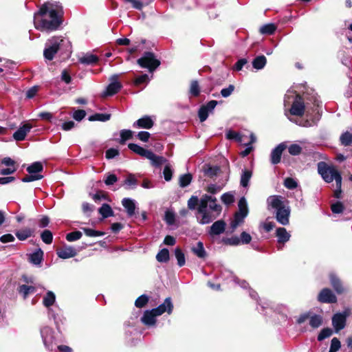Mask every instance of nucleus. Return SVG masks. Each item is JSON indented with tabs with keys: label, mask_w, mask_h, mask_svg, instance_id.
<instances>
[{
	"label": "nucleus",
	"mask_w": 352,
	"mask_h": 352,
	"mask_svg": "<svg viewBox=\"0 0 352 352\" xmlns=\"http://www.w3.org/2000/svg\"><path fill=\"white\" fill-rule=\"evenodd\" d=\"M63 6L59 2L47 1L34 13V26L42 32L56 31L63 23Z\"/></svg>",
	"instance_id": "f257e3e1"
},
{
	"label": "nucleus",
	"mask_w": 352,
	"mask_h": 352,
	"mask_svg": "<svg viewBox=\"0 0 352 352\" xmlns=\"http://www.w3.org/2000/svg\"><path fill=\"white\" fill-rule=\"evenodd\" d=\"M292 104L289 111L287 110L285 111V115L287 117V118L292 121L294 122L290 117L289 115L296 116H302L305 113L307 117H312V114L314 113L316 114L315 119L318 120L320 119V101L317 99L314 100V107L311 108V110L309 109V107L304 104V101L302 97L299 95L295 94L294 92L289 91L285 96L284 104L285 106L289 104L290 103V100L293 99Z\"/></svg>",
	"instance_id": "f03ea898"
},
{
	"label": "nucleus",
	"mask_w": 352,
	"mask_h": 352,
	"mask_svg": "<svg viewBox=\"0 0 352 352\" xmlns=\"http://www.w3.org/2000/svg\"><path fill=\"white\" fill-rule=\"evenodd\" d=\"M221 206L217 204V199L204 195L197 208V221L200 224H208L217 219L221 212Z\"/></svg>",
	"instance_id": "7ed1b4c3"
},
{
	"label": "nucleus",
	"mask_w": 352,
	"mask_h": 352,
	"mask_svg": "<svg viewBox=\"0 0 352 352\" xmlns=\"http://www.w3.org/2000/svg\"><path fill=\"white\" fill-rule=\"evenodd\" d=\"M267 205L269 210H276V221L283 226L289 223L290 208L285 203V199L280 195H271L267 199Z\"/></svg>",
	"instance_id": "20e7f679"
},
{
	"label": "nucleus",
	"mask_w": 352,
	"mask_h": 352,
	"mask_svg": "<svg viewBox=\"0 0 352 352\" xmlns=\"http://www.w3.org/2000/svg\"><path fill=\"white\" fill-rule=\"evenodd\" d=\"M71 43L69 41L62 36H52L45 45L43 56L45 59L52 60L58 51L70 52Z\"/></svg>",
	"instance_id": "39448f33"
},
{
	"label": "nucleus",
	"mask_w": 352,
	"mask_h": 352,
	"mask_svg": "<svg viewBox=\"0 0 352 352\" xmlns=\"http://www.w3.org/2000/svg\"><path fill=\"white\" fill-rule=\"evenodd\" d=\"M318 172L324 182L330 183L335 180L337 186H342V177L338 170L333 166H329L324 162L318 163Z\"/></svg>",
	"instance_id": "423d86ee"
},
{
	"label": "nucleus",
	"mask_w": 352,
	"mask_h": 352,
	"mask_svg": "<svg viewBox=\"0 0 352 352\" xmlns=\"http://www.w3.org/2000/svg\"><path fill=\"white\" fill-rule=\"evenodd\" d=\"M137 63L142 68H146L150 72L155 71L160 65V61L156 58L153 52H144L143 56L138 58Z\"/></svg>",
	"instance_id": "0eeeda50"
},
{
	"label": "nucleus",
	"mask_w": 352,
	"mask_h": 352,
	"mask_svg": "<svg viewBox=\"0 0 352 352\" xmlns=\"http://www.w3.org/2000/svg\"><path fill=\"white\" fill-rule=\"evenodd\" d=\"M239 211L234 214L233 221L231 222V228L234 230L241 223L243 222L244 219L247 217L248 213V208L247 201L245 197H241L238 203Z\"/></svg>",
	"instance_id": "6e6552de"
},
{
	"label": "nucleus",
	"mask_w": 352,
	"mask_h": 352,
	"mask_svg": "<svg viewBox=\"0 0 352 352\" xmlns=\"http://www.w3.org/2000/svg\"><path fill=\"white\" fill-rule=\"evenodd\" d=\"M351 314V309L346 308L342 312L335 314L332 318V326L336 333H338L346 327V319Z\"/></svg>",
	"instance_id": "1a4fd4ad"
},
{
	"label": "nucleus",
	"mask_w": 352,
	"mask_h": 352,
	"mask_svg": "<svg viewBox=\"0 0 352 352\" xmlns=\"http://www.w3.org/2000/svg\"><path fill=\"white\" fill-rule=\"evenodd\" d=\"M40 332L45 347L49 351H52L54 346L53 329L48 326H45L41 328Z\"/></svg>",
	"instance_id": "9d476101"
},
{
	"label": "nucleus",
	"mask_w": 352,
	"mask_h": 352,
	"mask_svg": "<svg viewBox=\"0 0 352 352\" xmlns=\"http://www.w3.org/2000/svg\"><path fill=\"white\" fill-rule=\"evenodd\" d=\"M119 75L114 74L111 76V82L102 94V97L111 96L117 94L122 88L121 83L118 81Z\"/></svg>",
	"instance_id": "9b49d317"
},
{
	"label": "nucleus",
	"mask_w": 352,
	"mask_h": 352,
	"mask_svg": "<svg viewBox=\"0 0 352 352\" xmlns=\"http://www.w3.org/2000/svg\"><path fill=\"white\" fill-rule=\"evenodd\" d=\"M217 104L218 102L217 100H210L206 103V104L202 105L200 107L198 111V116L200 122H203L206 120L209 113H212Z\"/></svg>",
	"instance_id": "f8f14e48"
},
{
	"label": "nucleus",
	"mask_w": 352,
	"mask_h": 352,
	"mask_svg": "<svg viewBox=\"0 0 352 352\" xmlns=\"http://www.w3.org/2000/svg\"><path fill=\"white\" fill-rule=\"evenodd\" d=\"M318 300L322 303H334L337 298L330 289L324 288L319 293Z\"/></svg>",
	"instance_id": "ddd939ff"
},
{
	"label": "nucleus",
	"mask_w": 352,
	"mask_h": 352,
	"mask_svg": "<svg viewBox=\"0 0 352 352\" xmlns=\"http://www.w3.org/2000/svg\"><path fill=\"white\" fill-rule=\"evenodd\" d=\"M173 305L170 297L166 298L164 302L158 307L152 309L153 311L157 315V316L162 315L164 313L167 312L170 314L173 311Z\"/></svg>",
	"instance_id": "4468645a"
},
{
	"label": "nucleus",
	"mask_w": 352,
	"mask_h": 352,
	"mask_svg": "<svg viewBox=\"0 0 352 352\" xmlns=\"http://www.w3.org/2000/svg\"><path fill=\"white\" fill-rule=\"evenodd\" d=\"M58 256L63 259H67L74 257L77 254V251L72 246L65 245L63 248L56 251Z\"/></svg>",
	"instance_id": "2eb2a0df"
},
{
	"label": "nucleus",
	"mask_w": 352,
	"mask_h": 352,
	"mask_svg": "<svg viewBox=\"0 0 352 352\" xmlns=\"http://www.w3.org/2000/svg\"><path fill=\"white\" fill-rule=\"evenodd\" d=\"M285 148V144L280 143L272 151L270 155L272 164H277L280 162L282 153Z\"/></svg>",
	"instance_id": "dca6fc26"
},
{
	"label": "nucleus",
	"mask_w": 352,
	"mask_h": 352,
	"mask_svg": "<svg viewBox=\"0 0 352 352\" xmlns=\"http://www.w3.org/2000/svg\"><path fill=\"white\" fill-rule=\"evenodd\" d=\"M226 224L223 220H218L210 227L208 233L211 236L219 235L225 232Z\"/></svg>",
	"instance_id": "f3484780"
},
{
	"label": "nucleus",
	"mask_w": 352,
	"mask_h": 352,
	"mask_svg": "<svg viewBox=\"0 0 352 352\" xmlns=\"http://www.w3.org/2000/svg\"><path fill=\"white\" fill-rule=\"evenodd\" d=\"M153 124L154 122L151 118L148 116H145L135 122L133 126L135 128L150 129L153 127Z\"/></svg>",
	"instance_id": "a211bd4d"
},
{
	"label": "nucleus",
	"mask_w": 352,
	"mask_h": 352,
	"mask_svg": "<svg viewBox=\"0 0 352 352\" xmlns=\"http://www.w3.org/2000/svg\"><path fill=\"white\" fill-rule=\"evenodd\" d=\"M30 124L26 123L20 126L13 134V138L16 141H22L25 139L27 133L32 129Z\"/></svg>",
	"instance_id": "6ab92c4d"
},
{
	"label": "nucleus",
	"mask_w": 352,
	"mask_h": 352,
	"mask_svg": "<svg viewBox=\"0 0 352 352\" xmlns=\"http://www.w3.org/2000/svg\"><path fill=\"white\" fill-rule=\"evenodd\" d=\"M157 314L151 310H146L144 311L141 320L146 326H154L156 322Z\"/></svg>",
	"instance_id": "aec40b11"
},
{
	"label": "nucleus",
	"mask_w": 352,
	"mask_h": 352,
	"mask_svg": "<svg viewBox=\"0 0 352 352\" xmlns=\"http://www.w3.org/2000/svg\"><path fill=\"white\" fill-rule=\"evenodd\" d=\"M203 172L204 173V175L211 179H214V177L219 175V174L221 172V169L219 166H217L205 164L203 166Z\"/></svg>",
	"instance_id": "412c9836"
},
{
	"label": "nucleus",
	"mask_w": 352,
	"mask_h": 352,
	"mask_svg": "<svg viewBox=\"0 0 352 352\" xmlns=\"http://www.w3.org/2000/svg\"><path fill=\"white\" fill-rule=\"evenodd\" d=\"M123 207L126 209L128 216L132 217L135 214V201L131 198H124L122 201Z\"/></svg>",
	"instance_id": "4be33fe9"
},
{
	"label": "nucleus",
	"mask_w": 352,
	"mask_h": 352,
	"mask_svg": "<svg viewBox=\"0 0 352 352\" xmlns=\"http://www.w3.org/2000/svg\"><path fill=\"white\" fill-rule=\"evenodd\" d=\"M276 236L278 239V243L283 244L289 241L291 237L290 234L285 228H278L276 230Z\"/></svg>",
	"instance_id": "5701e85b"
},
{
	"label": "nucleus",
	"mask_w": 352,
	"mask_h": 352,
	"mask_svg": "<svg viewBox=\"0 0 352 352\" xmlns=\"http://www.w3.org/2000/svg\"><path fill=\"white\" fill-rule=\"evenodd\" d=\"M43 259V252L38 248L29 256V260L31 263L35 265H39Z\"/></svg>",
	"instance_id": "b1692460"
},
{
	"label": "nucleus",
	"mask_w": 352,
	"mask_h": 352,
	"mask_svg": "<svg viewBox=\"0 0 352 352\" xmlns=\"http://www.w3.org/2000/svg\"><path fill=\"white\" fill-rule=\"evenodd\" d=\"M128 147L134 153L140 155V156L144 157L145 158H147L148 155H151V151L144 148L136 144L130 143L129 144Z\"/></svg>",
	"instance_id": "393cba45"
},
{
	"label": "nucleus",
	"mask_w": 352,
	"mask_h": 352,
	"mask_svg": "<svg viewBox=\"0 0 352 352\" xmlns=\"http://www.w3.org/2000/svg\"><path fill=\"white\" fill-rule=\"evenodd\" d=\"M330 281L332 287L338 294H342L344 291V288L342 286L340 279L334 274H330Z\"/></svg>",
	"instance_id": "a878e982"
},
{
	"label": "nucleus",
	"mask_w": 352,
	"mask_h": 352,
	"mask_svg": "<svg viewBox=\"0 0 352 352\" xmlns=\"http://www.w3.org/2000/svg\"><path fill=\"white\" fill-rule=\"evenodd\" d=\"M148 159L151 164L155 167H160L163 164H165L167 162V160L162 156L156 155L152 151H151V155H148V157L146 158Z\"/></svg>",
	"instance_id": "bb28decb"
},
{
	"label": "nucleus",
	"mask_w": 352,
	"mask_h": 352,
	"mask_svg": "<svg viewBox=\"0 0 352 352\" xmlns=\"http://www.w3.org/2000/svg\"><path fill=\"white\" fill-rule=\"evenodd\" d=\"M98 61V56L92 54H85L79 58V62L85 65L94 64Z\"/></svg>",
	"instance_id": "cd10ccee"
},
{
	"label": "nucleus",
	"mask_w": 352,
	"mask_h": 352,
	"mask_svg": "<svg viewBox=\"0 0 352 352\" xmlns=\"http://www.w3.org/2000/svg\"><path fill=\"white\" fill-rule=\"evenodd\" d=\"M191 250L193 254L200 258H204L206 256V252L203 243L201 241H199Z\"/></svg>",
	"instance_id": "c85d7f7f"
},
{
	"label": "nucleus",
	"mask_w": 352,
	"mask_h": 352,
	"mask_svg": "<svg viewBox=\"0 0 352 352\" xmlns=\"http://www.w3.org/2000/svg\"><path fill=\"white\" fill-rule=\"evenodd\" d=\"M252 176V172L250 170L245 169L242 170L241 175L240 184L244 188L249 186V182Z\"/></svg>",
	"instance_id": "c756f323"
},
{
	"label": "nucleus",
	"mask_w": 352,
	"mask_h": 352,
	"mask_svg": "<svg viewBox=\"0 0 352 352\" xmlns=\"http://www.w3.org/2000/svg\"><path fill=\"white\" fill-rule=\"evenodd\" d=\"M267 63V59L264 55L256 56L252 60V67L257 70L262 69Z\"/></svg>",
	"instance_id": "7c9ffc66"
},
{
	"label": "nucleus",
	"mask_w": 352,
	"mask_h": 352,
	"mask_svg": "<svg viewBox=\"0 0 352 352\" xmlns=\"http://www.w3.org/2000/svg\"><path fill=\"white\" fill-rule=\"evenodd\" d=\"M33 230H32L30 228H23L19 230H17L15 232L16 236L18 238L20 241H24L29 237H30L32 235Z\"/></svg>",
	"instance_id": "2f4dec72"
},
{
	"label": "nucleus",
	"mask_w": 352,
	"mask_h": 352,
	"mask_svg": "<svg viewBox=\"0 0 352 352\" xmlns=\"http://www.w3.org/2000/svg\"><path fill=\"white\" fill-rule=\"evenodd\" d=\"M56 300V296L54 292L48 291L43 299V304L45 307L50 308Z\"/></svg>",
	"instance_id": "473e14b6"
},
{
	"label": "nucleus",
	"mask_w": 352,
	"mask_h": 352,
	"mask_svg": "<svg viewBox=\"0 0 352 352\" xmlns=\"http://www.w3.org/2000/svg\"><path fill=\"white\" fill-rule=\"evenodd\" d=\"M111 118L110 113H95L89 117L88 120L91 122L94 121H100V122H107Z\"/></svg>",
	"instance_id": "72a5a7b5"
},
{
	"label": "nucleus",
	"mask_w": 352,
	"mask_h": 352,
	"mask_svg": "<svg viewBox=\"0 0 352 352\" xmlns=\"http://www.w3.org/2000/svg\"><path fill=\"white\" fill-rule=\"evenodd\" d=\"M43 170V166L41 162H36L32 163L27 168V171L29 174H38Z\"/></svg>",
	"instance_id": "f704fd0d"
},
{
	"label": "nucleus",
	"mask_w": 352,
	"mask_h": 352,
	"mask_svg": "<svg viewBox=\"0 0 352 352\" xmlns=\"http://www.w3.org/2000/svg\"><path fill=\"white\" fill-rule=\"evenodd\" d=\"M100 214L103 218H107L113 215L111 206L107 204H103L99 209Z\"/></svg>",
	"instance_id": "c9c22d12"
},
{
	"label": "nucleus",
	"mask_w": 352,
	"mask_h": 352,
	"mask_svg": "<svg viewBox=\"0 0 352 352\" xmlns=\"http://www.w3.org/2000/svg\"><path fill=\"white\" fill-rule=\"evenodd\" d=\"M322 323V318L320 315L313 314L309 317V324L312 328H318Z\"/></svg>",
	"instance_id": "e433bc0d"
},
{
	"label": "nucleus",
	"mask_w": 352,
	"mask_h": 352,
	"mask_svg": "<svg viewBox=\"0 0 352 352\" xmlns=\"http://www.w3.org/2000/svg\"><path fill=\"white\" fill-rule=\"evenodd\" d=\"M156 259L160 263H166L169 260V251L166 248L161 250L156 255Z\"/></svg>",
	"instance_id": "4c0bfd02"
},
{
	"label": "nucleus",
	"mask_w": 352,
	"mask_h": 352,
	"mask_svg": "<svg viewBox=\"0 0 352 352\" xmlns=\"http://www.w3.org/2000/svg\"><path fill=\"white\" fill-rule=\"evenodd\" d=\"M340 141L343 146H349L352 143V133L346 131L343 133L340 137Z\"/></svg>",
	"instance_id": "58836bf2"
},
{
	"label": "nucleus",
	"mask_w": 352,
	"mask_h": 352,
	"mask_svg": "<svg viewBox=\"0 0 352 352\" xmlns=\"http://www.w3.org/2000/svg\"><path fill=\"white\" fill-rule=\"evenodd\" d=\"M175 255L176 257V259L177 261V265L179 267H182L186 263V258L185 255L182 251V250L179 248H175Z\"/></svg>",
	"instance_id": "ea45409f"
},
{
	"label": "nucleus",
	"mask_w": 352,
	"mask_h": 352,
	"mask_svg": "<svg viewBox=\"0 0 352 352\" xmlns=\"http://www.w3.org/2000/svg\"><path fill=\"white\" fill-rule=\"evenodd\" d=\"M276 27L274 23H267L261 27L260 32L263 34H272L276 31Z\"/></svg>",
	"instance_id": "a19ab883"
},
{
	"label": "nucleus",
	"mask_w": 352,
	"mask_h": 352,
	"mask_svg": "<svg viewBox=\"0 0 352 352\" xmlns=\"http://www.w3.org/2000/svg\"><path fill=\"white\" fill-rule=\"evenodd\" d=\"M36 292V287L30 285H23L19 287V292L22 294L24 298L30 294H33Z\"/></svg>",
	"instance_id": "79ce46f5"
},
{
	"label": "nucleus",
	"mask_w": 352,
	"mask_h": 352,
	"mask_svg": "<svg viewBox=\"0 0 352 352\" xmlns=\"http://www.w3.org/2000/svg\"><path fill=\"white\" fill-rule=\"evenodd\" d=\"M42 241L46 244H51L53 241L52 232L49 230H45L41 234Z\"/></svg>",
	"instance_id": "37998d69"
},
{
	"label": "nucleus",
	"mask_w": 352,
	"mask_h": 352,
	"mask_svg": "<svg viewBox=\"0 0 352 352\" xmlns=\"http://www.w3.org/2000/svg\"><path fill=\"white\" fill-rule=\"evenodd\" d=\"M124 184L126 189L133 188L137 185V179L133 175L130 174L125 179Z\"/></svg>",
	"instance_id": "c03bdc74"
},
{
	"label": "nucleus",
	"mask_w": 352,
	"mask_h": 352,
	"mask_svg": "<svg viewBox=\"0 0 352 352\" xmlns=\"http://www.w3.org/2000/svg\"><path fill=\"white\" fill-rule=\"evenodd\" d=\"M192 181V176L190 174H184L179 177V186L182 188L188 186Z\"/></svg>",
	"instance_id": "a18cd8bd"
},
{
	"label": "nucleus",
	"mask_w": 352,
	"mask_h": 352,
	"mask_svg": "<svg viewBox=\"0 0 352 352\" xmlns=\"http://www.w3.org/2000/svg\"><path fill=\"white\" fill-rule=\"evenodd\" d=\"M333 334V330L331 328L327 327L322 329L318 336V340L322 341L327 338H329Z\"/></svg>",
	"instance_id": "49530a36"
},
{
	"label": "nucleus",
	"mask_w": 352,
	"mask_h": 352,
	"mask_svg": "<svg viewBox=\"0 0 352 352\" xmlns=\"http://www.w3.org/2000/svg\"><path fill=\"white\" fill-rule=\"evenodd\" d=\"M120 141L121 144H124L126 140L131 139L133 136V131L129 129H123L120 131Z\"/></svg>",
	"instance_id": "de8ad7c7"
},
{
	"label": "nucleus",
	"mask_w": 352,
	"mask_h": 352,
	"mask_svg": "<svg viewBox=\"0 0 352 352\" xmlns=\"http://www.w3.org/2000/svg\"><path fill=\"white\" fill-rule=\"evenodd\" d=\"M226 138L229 140H234L238 142H241L243 141L240 133L232 130L227 131Z\"/></svg>",
	"instance_id": "09e8293b"
},
{
	"label": "nucleus",
	"mask_w": 352,
	"mask_h": 352,
	"mask_svg": "<svg viewBox=\"0 0 352 352\" xmlns=\"http://www.w3.org/2000/svg\"><path fill=\"white\" fill-rule=\"evenodd\" d=\"M221 199L226 205H230L234 201V197L232 192L223 193L221 197Z\"/></svg>",
	"instance_id": "8fccbe9b"
},
{
	"label": "nucleus",
	"mask_w": 352,
	"mask_h": 352,
	"mask_svg": "<svg viewBox=\"0 0 352 352\" xmlns=\"http://www.w3.org/2000/svg\"><path fill=\"white\" fill-rule=\"evenodd\" d=\"M82 230L87 236L90 237L101 236L104 235V232L98 230H94L91 228H83Z\"/></svg>",
	"instance_id": "3c124183"
},
{
	"label": "nucleus",
	"mask_w": 352,
	"mask_h": 352,
	"mask_svg": "<svg viewBox=\"0 0 352 352\" xmlns=\"http://www.w3.org/2000/svg\"><path fill=\"white\" fill-rule=\"evenodd\" d=\"M200 93L199 83L197 80L192 81L190 87V94L192 96H198Z\"/></svg>",
	"instance_id": "603ef678"
},
{
	"label": "nucleus",
	"mask_w": 352,
	"mask_h": 352,
	"mask_svg": "<svg viewBox=\"0 0 352 352\" xmlns=\"http://www.w3.org/2000/svg\"><path fill=\"white\" fill-rule=\"evenodd\" d=\"M341 347V343L338 338H333L331 341L329 352H338Z\"/></svg>",
	"instance_id": "864d4df0"
},
{
	"label": "nucleus",
	"mask_w": 352,
	"mask_h": 352,
	"mask_svg": "<svg viewBox=\"0 0 352 352\" xmlns=\"http://www.w3.org/2000/svg\"><path fill=\"white\" fill-rule=\"evenodd\" d=\"M148 301V297L146 295L143 294V295L139 296L136 299V300L135 302V307H137L138 308H142L146 305Z\"/></svg>",
	"instance_id": "5fc2aeb1"
},
{
	"label": "nucleus",
	"mask_w": 352,
	"mask_h": 352,
	"mask_svg": "<svg viewBox=\"0 0 352 352\" xmlns=\"http://www.w3.org/2000/svg\"><path fill=\"white\" fill-rule=\"evenodd\" d=\"M163 175L166 181L169 182L171 180L173 176V170L169 164H166L164 166Z\"/></svg>",
	"instance_id": "6e6d98bb"
},
{
	"label": "nucleus",
	"mask_w": 352,
	"mask_h": 352,
	"mask_svg": "<svg viewBox=\"0 0 352 352\" xmlns=\"http://www.w3.org/2000/svg\"><path fill=\"white\" fill-rule=\"evenodd\" d=\"M43 177V175L40 174H30L28 175H26L25 177H23L21 179V181L23 182H31L36 180L41 179Z\"/></svg>",
	"instance_id": "4d7b16f0"
},
{
	"label": "nucleus",
	"mask_w": 352,
	"mask_h": 352,
	"mask_svg": "<svg viewBox=\"0 0 352 352\" xmlns=\"http://www.w3.org/2000/svg\"><path fill=\"white\" fill-rule=\"evenodd\" d=\"M228 275L231 279V280L234 281L235 283L239 285L242 288H247L248 286V283L245 280H240L237 277H236L231 272H227Z\"/></svg>",
	"instance_id": "13d9d810"
},
{
	"label": "nucleus",
	"mask_w": 352,
	"mask_h": 352,
	"mask_svg": "<svg viewBox=\"0 0 352 352\" xmlns=\"http://www.w3.org/2000/svg\"><path fill=\"white\" fill-rule=\"evenodd\" d=\"M164 220L167 224L170 226L173 225L175 221V213L170 210L166 211Z\"/></svg>",
	"instance_id": "bf43d9fd"
},
{
	"label": "nucleus",
	"mask_w": 352,
	"mask_h": 352,
	"mask_svg": "<svg viewBox=\"0 0 352 352\" xmlns=\"http://www.w3.org/2000/svg\"><path fill=\"white\" fill-rule=\"evenodd\" d=\"M82 236V232H80V231H74V232H69L68 233L67 235H66V239L68 241H76V240H78L81 238Z\"/></svg>",
	"instance_id": "052dcab7"
},
{
	"label": "nucleus",
	"mask_w": 352,
	"mask_h": 352,
	"mask_svg": "<svg viewBox=\"0 0 352 352\" xmlns=\"http://www.w3.org/2000/svg\"><path fill=\"white\" fill-rule=\"evenodd\" d=\"M223 241L225 244L230 245H239L240 243V239L238 236H232L230 238H225L223 239Z\"/></svg>",
	"instance_id": "680f3d73"
},
{
	"label": "nucleus",
	"mask_w": 352,
	"mask_h": 352,
	"mask_svg": "<svg viewBox=\"0 0 352 352\" xmlns=\"http://www.w3.org/2000/svg\"><path fill=\"white\" fill-rule=\"evenodd\" d=\"M289 153L292 155H298L302 151V148L297 144H292L288 148Z\"/></svg>",
	"instance_id": "e2e57ef3"
},
{
	"label": "nucleus",
	"mask_w": 352,
	"mask_h": 352,
	"mask_svg": "<svg viewBox=\"0 0 352 352\" xmlns=\"http://www.w3.org/2000/svg\"><path fill=\"white\" fill-rule=\"evenodd\" d=\"M118 181V177L114 174H107L105 175L104 182L107 186H111L114 184Z\"/></svg>",
	"instance_id": "0e129e2a"
},
{
	"label": "nucleus",
	"mask_w": 352,
	"mask_h": 352,
	"mask_svg": "<svg viewBox=\"0 0 352 352\" xmlns=\"http://www.w3.org/2000/svg\"><path fill=\"white\" fill-rule=\"evenodd\" d=\"M284 185L287 188L292 190L297 187L298 184L293 178L287 177L284 181Z\"/></svg>",
	"instance_id": "69168bd1"
},
{
	"label": "nucleus",
	"mask_w": 352,
	"mask_h": 352,
	"mask_svg": "<svg viewBox=\"0 0 352 352\" xmlns=\"http://www.w3.org/2000/svg\"><path fill=\"white\" fill-rule=\"evenodd\" d=\"M234 86L230 85L228 87L223 88L221 90V95L223 98L229 97L234 91Z\"/></svg>",
	"instance_id": "338daca9"
},
{
	"label": "nucleus",
	"mask_w": 352,
	"mask_h": 352,
	"mask_svg": "<svg viewBox=\"0 0 352 352\" xmlns=\"http://www.w3.org/2000/svg\"><path fill=\"white\" fill-rule=\"evenodd\" d=\"M331 209L333 213L340 214L342 212L344 207L340 201H337L331 205Z\"/></svg>",
	"instance_id": "774afa93"
}]
</instances>
